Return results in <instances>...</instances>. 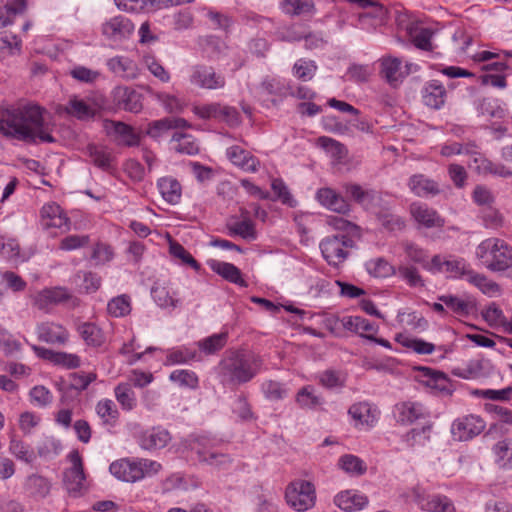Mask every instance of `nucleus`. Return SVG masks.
<instances>
[{"label":"nucleus","instance_id":"f257e3e1","mask_svg":"<svg viewBox=\"0 0 512 512\" xmlns=\"http://www.w3.org/2000/svg\"><path fill=\"white\" fill-rule=\"evenodd\" d=\"M0 134L27 143L55 141L44 122L43 109L35 103L20 104L0 113Z\"/></svg>","mask_w":512,"mask_h":512},{"label":"nucleus","instance_id":"f03ea898","mask_svg":"<svg viewBox=\"0 0 512 512\" xmlns=\"http://www.w3.org/2000/svg\"><path fill=\"white\" fill-rule=\"evenodd\" d=\"M262 369V357L246 349L226 351L214 368L219 384L230 389L252 381Z\"/></svg>","mask_w":512,"mask_h":512},{"label":"nucleus","instance_id":"7ed1b4c3","mask_svg":"<svg viewBox=\"0 0 512 512\" xmlns=\"http://www.w3.org/2000/svg\"><path fill=\"white\" fill-rule=\"evenodd\" d=\"M162 465L146 458H121L109 466L110 473L118 480L135 483L159 473Z\"/></svg>","mask_w":512,"mask_h":512},{"label":"nucleus","instance_id":"20e7f679","mask_svg":"<svg viewBox=\"0 0 512 512\" xmlns=\"http://www.w3.org/2000/svg\"><path fill=\"white\" fill-rule=\"evenodd\" d=\"M476 257L490 271L501 272L512 267V248L502 239L488 238L476 248Z\"/></svg>","mask_w":512,"mask_h":512},{"label":"nucleus","instance_id":"39448f33","mask_svg":"<svg viewBox=\"0 0 512 512\" xmlns=\"http://www.w3.org/2000/svg\"><path fill=\"white\" fill-rule=\"evenodd\" d=\"M426 270L432 274H443L446 278L467 280L472 273L471 264L463 257L437 254L432 257Z\"/></svg>","mask_w":512,"mask_h":512},{"label":"nucleus","instance_id":"423d86ee","mask_svg":"<svg viewBox=\"0 0 512 512\" xmlns=\"http://www.w3.org/2000/svg\"><path fill=\"white\" fill-rule=\"evenodd\" d=\"M285 499L293 510L305 512L316 503L315 486L306 480H295L286 487Z\"/></svg>","mask_w":512,"mask_h":512},{"label":"nucleus","instance_id":"0eeeda50","mask_svg":"<svg viewBox=\"0 0 512 512\" xmlns=\"http://www.w3.org/2000/svg\"><path fill=\"white\" fill-rule=\"evenodd\" d=\"M353 246L354 241L349 235L328 236L319 245L323 258L333 266L342 264L348 257V249Z\"/></svg>","mask_w":512,"mask_h":512},{"label":"nucleus","instance_id":"6e6552de","mask_svg":"<svg viewBox=\"0 0 512 512\" xmlns=\"http://www.w3.org/2000/svg\"><path fill=\"white\" fill-rule=\"evenodd\" d=\"M330 330L336 336H340L342 331H350L367 339V335H376L379 326L361 316H343L329 321Z\"/></svg>","mask_w":512,"mask_h":512},{"label":"nucleus","instance_id":"1a4fd4ad","mask_svg":"<svg viewBox=\"0 0 512 512\" xmlns=\"http://www.w3.org/2000/svg\"><path fill=\"white\" fill-rule=\"evenodd\" d=\"M68 458L71 462V467L64 473V484L70 495L78 497L88 488L82 457L77 450H74L69 454Z\"/></svg>","mask_w":512,"mask_h":512},{"label":"nucleus","instance_id":"9d476101","mask_svg":"<svg viewBox=\"0 0 512 512\" xmlns=\"http://www.w3.org/2000/svg\"><path fill=\"white\" fill-rule=\"evenodd\" d=\"M192 449L196 452L200 462L217 469H226L231 463V458L227 454L222 453L215 443L206 437L197 439Z\"/></svg>","mask_w":512,"mask_h":512},{"label":"nucleus","instance_id":"9b49d317","mask_svg":"<svg viewBox=\"0 0 512 512\" xmlns=\"http://www.w3.org/2000/svg\"><path fill=\"white\" fill-rule=\"evenodd\" d=\"M486 427L484 419L476 414L456 418L451 424V435L455 441H469L478 436Z\"/></svg>","mask_w":512,"mask_h":512},{"label":"nucleus","instance_id":"f8f14e48","mask_svg":"<svg viewBox=\"0 0 512 512\" xmlns=\"http://www.w3.org/2000/svg\"><path fill=\"white\" fill-rule=\"evenodd\" d=\"M190 82L192 85L206 90L223 89L226 85L223 74L217 73L214 68L205 65H197L192 68Z\"/></svg>","mask_w":512,"mask_h":512},{"label":"nucleus","instance_id":"ddd939ff","mask_svg":"<svg viewBox=\"0 0 512 512\" xmlns=\"http://www.w3.org/2000/svg\"><path fill=\"white\" fill-rule=\"evenodd\" d=\"M40 226L47 231L52 229L68 231L70 219L60 205L50 202L44 204L40 210Z\"/></svg>","mask_w":512,"mask_h":512},{"label":"nucleus","instance_id":"4468645a","mask_svg":"<svg viewBox=\"0 0 512 512\" xmlns=\"http://www.w3.org/2000/svg\"><path fill=\"white\" fill-rule=\"evenodd\" d=\"M348 415L356 428L370 429L378 422L380 411L376 405L368 401H360L349 407Z\"/></svg>","mask_w":512,"mask_h":512},{"label":"nucleus","instance_id":"2eb2a0df","mask_svg":"<svg viewBox=\"0 0 512 512\" xmlns=\"http://www.w3.org/2000/svg\"><path fill=\"white\" fill-rule=\"evenodd\" d=\"M134 29L132 21L122 15L111 17L101 27L103 36L112 42H121L129 38Z\"/></svg>","mask_w":512,"mask_h":512},{"label":"nucleus","instance_id":"dca6fc26","mask_svg":"<svg viewBox=\"0 0 512 512\" xmlns=\"http://www.w3.org/2000/svg\"><path fill=\"white\" fill-rule=\"evenodd\" d=\"M171 439V434L167 429L153 426L140 432L137 443L141 449L153 452L166 447Z\"/></svg>","mask_w":512,"mask_h":512},{"label":"nucleus","instance_id":"f3484780","mask_svg":"<svg viewBox=\"0 0 512 512\" xmlns=\"http://www.w3.org/2000/svg\"><path fill=\"white\" fill-rule=\"evenodd\" d=\"M72 294L65 287L45 288L37 292L33 297V305L42 311L48 312L52 306L67 302Z\"/></svg>","mask_w":512,"mask_h":512},{"label":"nucleus","instance_id":"a211bd4d","mask_svg":"<svg viewBox=\"0 0 512 512\" xmlns=\"http://www.w3.org/2000/svg\"><path fill=\"white\" fill-rule=\"evenodd\" d=\"M380 65L381 76L392 86H396L401 82L410 74L411 68L415 66L412 63H406V65L403 66L402 60L393 56L383 57L380 60Z\"/></svg>","mask_w":512,"mask_h":512},{"label":"nucleus","instance_id":"6ab92c4d","mask_svg":"<svg viewBox=\"0 0 512 512\" xmlns=\"http://www.w3.org/2000/svg\"><path fill=\"white\" fill-rule=\"evenodd\" d=\"M410 214L414 221L421 227L428 229L442 228L445 224L444 219L439 213L425 203H412L410 205Z\"/></svg>","mask_w":512,"mask_h":512},{"label":"nucleus","instance_id":"aec40b11","mask_svg":"<svg viewBox=\"0 0 512 512\" xmlns=\"http://www.w3.org/2000/svg\"><path fill=\"white\" fill-rule=\"evenodd\" d=\"M38 340L48 343L63 345L69 339L68 330L60 323L43 321L36 326Z\"/></svg>","mask_w":512,"mask_h":512},{"label":"nucleus","instance_id":"412c9836","mask_svg":"<svg viewBox=\"0 0 512 512\" xmlns=\"http://www.w3.org/2000/svg\"><path fill=\"white\" fill-rule=\"evenodd\" d=\"M106 128L118 146L135 147L140 144V134L123 122L111 121Z\"/></svg>","mask_w":512,"mask_h":512},{"label":"nucleus","instance_id":"4be33fe9","mask_svg":"<svg viewBox=\"0 0 512 512\" xmlns=\"http://www.w3.org/2000/svg\"><path fill=\"white\" fill-rule=\"evenodd\" d=\"M113 103L125 111L138 113L142 109L141 95L134 89L117 86L112 92Z\"/></svg>","mask_w":512,"mask_h":512},{"label":"nucleus","instance_id":"5701e85b","mask_svg":"<svg viewBox=\"0 0 512 512\" xmlns=\"http://www.w3.org/2000/svg\"><path fill=\"white\" fill-rule=\"evenodd\" d=\"M316 199L321 206L333 212L346 214L350 211V204L346 199L330 187L318 189Z\"/></svg>","mask_w":512,"mask_h":512},{"label":"nucleus","instance_id":"b1692460","mask_svg":"<svg viewBox=\"0 0 512 512\" xmlns=\"http://www.w3.org/2000/svg\"><path fill=\"white\" fill-rule=\"evenodd\" d=\"M368 503V497L357 490H344L334 497V504L345 512L363 510Z\"/></svg>","mask_w":512,"mask_h":512},{"label":"nucleus","instance_id":"393cba45","mask_svg":"<svg viewBox=\"0 0 512 512\" xmlns=\"http://www.w3.org/2000/svg\"><path fill=\"white\" fill-rule=\"evenodd\" d=\"M108 69L116 76L132 80L139 75L137 63L126 55H117L107 60Z\"/></svg>","mask_w":512,"mask_h":512},{"label":"nucleus","instance_id":"a878e982","mask_svg":"<svg viewBox=\"0 0 512 512\" xmlns=\"http://www.w3.org/2000/svg\"><path fill=\"white\" fill-rule=\"evenodd\" d=\"M226 156L235 166L245 172L254 173L259 169L260 161L241 146L233 145L227 148Z\"/></svg>","mask_w":512,"mask_h":512},{"label":"nucleus","instance_id":"bb28decb","mask_svg":"<svg viewBox=\"0 0 512 512\" xmlns=\"http://www.w3.org/2000/svg\"><path fill=\"white\" fill-rule=\"evenodd\" d=\"M393 413L397 422L408 425L424 418L426 410L419 402L406 401L396 404Z\"/></svg>","mask_w":512,"mask_h":512},{"label":"nucleus","instance_id":"cd10ccee","mask_svg":"<svg viewBox=\"0 0 512 512\" xmlns=\"http://www.w3.org/2000/svg\"><path fill=\"white\" fill-rule=\"evenodd\" d=\"M190 124L184 118L165 117L149 123L147 135L154 139H158L172 129L189 128Z\"/></svg>","mask_w":512,"mask_h":512},{"label":"nucleus","instance_id":"c85d7f7f","mask_svg":"<svg viewBox=\"0 0 512 512\" xmlns=\"http://www.w3.org/2000/svg\"><path fill=\"white\" fill-rule=\"evenodd\" d=\"M423 103L430 108L440 109L446 99V89L443 84L438 80H431L427 82L422 91Z\"/></svg>","mask_w":512,"mask_h":512},{"label":"nucleus","instance_id":"c756f323","mask_svg":"<svg viewBox=\"0 0 512 512\" xmlns=\"http://www.w3.org/2000/svg\"><path fill=\"white\" fill-rule=\"evenodd\" d=\"M209 268L216 274L220 275L225 280L246 287L247 284L242 278V273L238 267L232 263L210 259L207 262Z\"/></svg>","mask_w":512,"mask_h":512},{"label":"nucleus","instance_id":"7c9ffc66","mask_svg":"<svg viewBox=\"0 0 512 512\" xmlns=\"http://www.w3.org/2000/svg\"><path fill=\"white\" fill-rule=\"evenodd\" d=\"M157 188L160 195L170 205H177L181 201L182 186L180 182L172 176H164L158 179Z\"/></svg>","mask_w":512,"mask_h":512},{"label":"nucleus","instance_id":"2f4dec72","mask_svg":"<svg viewBox=\"0 0 512 512\" xmlns=\"http://www.w3.org/2000/svg\"><path fill=\"white\" fill-rule=\"evenodd\" d=\"M227 228L230 235L240 236L247 241L257 238L254 222L250 219L247 211H242L239 219L231 220Z\"/></svg>","mask_w":512,"mask_h":512},{"label":"nucleus","instance_id":"473e14b6","mask_svg":"<svg viewBox=\"0 0 512 512\" xmlns=\"http://www.w3.org/2000/svg\"><path fill=\"white\" fill-rule=\"evenodd\" d=\"M86 153L90 159V162L93 163L97 168L103 171H110L114 166V157L106 146L97 145V144H89L86 147Z\"/></svg>","mask_w":512,"mask_h":512},{"label":"nucleus","instance_id":"72a5a7b5","mask_svg":"<svg viewBox=\"0 0 512 512\" xmlns=\"http://www.w3.org/2000/svg\"><path fill=\"white\" fill-rule=\"evenodd\" d=\"M408 186L410 191L418 197H430L440 193L438 184L423 174L411 176Z\"/></svg>","mask_w":512,"mask_h":512},{"label":"nucleus","instance_id":"f704fd0d","mask_svg":"<svg viewBox=\"0 0 512 512\" xmlns=\"http://www.w3.org/2000/svg\"><path fill=\"white\" fill-rule=\"evenodd\" d=\"M64 109L67 114L80 120L92 118L97 110L94 105L77 96H72L65 105Z\"/></svg>","mask_w":512,"mask_h":512},{"label":"nucleus","instance_id":"c9c22d12","mask_svg":"<svg viewBox=\"0 0 512 512\" xmlns=\"http://www.w3.org/2000/svg\"><path fill=\"white\" fill-rule=\"evenodd\" d=\"M77 331L88 346L100 347L105 342L104 332L95 323L83 322L78 325Z\"/></svg>","mask_w":512,"mask_h":512},{"label":"nucleus","instance_id":"e433bc0d","mask_svg":"<svg viewBox=\"0 0 512 512\" xmlns=\"http://www.w3.org/2000/svg\"><path fill=\"white\" fill-rule=\"evenodd\" d=\"M27 8V0H7L0 6V28L12 25L17 15H21Z\"/></svg>","mask_w":512,"mask_h":512},{"label":"nucleus","instance_id":"4c0bfd02","mask_svg":"<svg viewBox=\"0 0 512 512\" xmlns=\"http://www.w3.org/2000/svg\"><path fill=\"white\" fill-rule=\"evenodd\" d=\"M491 366L489 360L474 359L470 360L464 368L455 371L454 374L463 379H477L486 376Z\"/></svg>","mask_w":512,"mask_h":512},{"label":"nucleus","instance_id":"58836bf2","mask_svg":"<svg viewBox=\"0 0 512 512\" xmlns=\"http://www.w3.org/2000/svg\"><path fill=\"white\" fill-rule=\"evenodd\" d=\"M95 411L104 425L114 427L119 419V411L116 404L108 398L101 399L95 406Z\"/></svg>","mask_w":512,"mask_h":512},{"label":"nucleus","instance_id":"ea45409f","mask_svg":"<svg viewBox=\"0 0 512 512\" xmlns=\"http://www.w3.org/2000/svg\"><path fill=\"white\" fill-rule=\"evenodd\" d=\"M418 371L421 373V377L423 378V382L439 391L448 390L449 379L447 375L441 371L434 370L429 367H418Z\"/></svg>","mask_w":512,"mask_h":512},{"label":"nucleus","instance_id":"a19ab883","mask_svg":"<svg viewBox=\"0 0 512 512\" xmlns=\"http://www.w3.org/2000/svg\"><path fill=\"white\" fill-rule=\"evenodd\" d=\"M151 295L156 304L161 308L175 309L181 304L175 291L164 286H155L151 290Z\"/></svg>","mask_w":512,"mask_h":512},{"label":"nucleus","instance_id":"79ce46f5","mask_svg":"<svg viewBox=\"0 0 512 512\" xmlns=\"http://www.w3.org/2000/svg\"><path fill=\"white\" fill-rule=\"evenodd\" d=\"M228 341V333L220 332L205 337L197 342V347L205 355H213L222 350Z\"/></svg>","mask_w":512,"mask_h":512},{"label":"nucleus","instance_id":"37998d69","mask_svg":"<svg viewBox=\"0 0 512 512\" xmlns=\"http://www.w3.org/2000/svg\"><path fill=\"white\" fill-rule=\"evenodd\" d=\"M171 143L172 148L181 154L194 155L199 151V146L194 137L187 133L174 132Z\"/></svg>","mask_w":512,"mask_h":512},{"label":"nucleus","instance_id":"c03bdc74","mask_svg":"<svg viewBox=\"0 0 512 512\" xmlns=\"http://www.w3.org/2000/svg\"><path fill=\"white\" fill-rule=\"evenodd\" d=\"M197 358V351L188 346H179L167 350L165 365L187 364Z\"/></svg>","mask_w":512,"mask_h":512},{"label":"nucleus","instance_id":"a18cd8bd","mask_svg":"<svg viewBox=\"0 0 512 512\" xmlns=\"http://www.w3.org/2000/svg\"><path fill=\"white\" fill-rule=\"evenodd\" d=\"M396 341L417 354L429 355L436 351V346L433 343L427 342L421 338L399 334L396 336Z\"/></svg>","mask_w":512,"mask_h":512},{"label":"nucleus","instance_id":"49530a36","mask_svg":"<svg viewBox=\"0 0 512 512\" xmlns=\"http://www.w3.org/2000/svg\"><path fill=\"white\" fill-rule=\"evenodd\" d=\"M283 85L281 81L275 77L267 76L258 85H249L250 92L257 98L265 95H281Z\"/></svg>","mask_w":512,"mask_h":512},{"label":"nucleus","instance_id":"de8ad7c7","mask_svg":"<svg viewBox=\"0 0 512 512\" xmlns=\"http://www.w3.org/2000/svg\"><path fill=\"white\" fill-rule=\"evenodd\" d=\"M439 301L458 316H467L474 308V304L471 300L463 299L455 295H442L439 297Z\"/></svg>","mask_w":512,"mask_h":512},{"label":"nucleus","instance_id":"09e8293b","mask_svg":"<svg viewBox=\"0 0 512 512\" xmlns=\"http://www.w3.org/2000/svg\"><path fill=\"white\" fill-rule=\"evenodd\" d=\"M25 488L35 498H45L51 489V483L43 476L33 474L27 477Z\"/></svg>","mask_w":512,"mask_h":512},{"label":"nucleus","instance_id":"8fccbe9b","mask_svg":"<svg viewBox=\"0 0 512 512\" xmlns=\"http://www.w3.org/2000/svg\"><path fill=\"white\" fill-rule=\"evenodd\" d=\"M466 281L477 287L483 294L489 297H495L500 293V287L496 282L474 270H472V273Z\"/></svg>","mask_w":512,"mask_h":512},{"label":"nucleus","instance_id":"3c124183","mask_svg":"<svg viewBox=\"0 0 512 512\" xmlns=\"http://www.w3.org/2000/svg\"><path fill=\"white\" fill-rule=\"evenodd\" d=\"M169 380L181 388L195 390L199 387V377L189 369H176L169 375Z\"/></svg>","mask_w":512,"mask_h":512},{"label":"nucleus","instance_id":"603ef678","mask_svg":"<svg viewBox=\"0 0 512 512\" xmlns=\"http://www.w3.org/2000/svg\"><path fill=\"white\" fill-rule=\"evenodd\" d=\"M114 394L122 410L132 411L136 407L137 398L128 383H119L114 389Z\"/></svg>","mask_w":512,"mask_h":512},{"label":"nucleus","instance_id":"864d4df0","mask_svg":"<svg viewBox=\"0 0 512 512\" xmlns=\"http://www.w3.org/2000/svg\"><path fill=\"white\" fill-rule=\"evenodd\" d=\"M8 449L9 453L17 460L27 464H31L36 458L33 449H31L28 444L16 437H11Z\"/></svg>","mask_w":512,"mask_h":512},{"label":"nucleus","instance_id":"5fc2aeb1","mask_svg":"<svg viewBox=\"0 0 512 512\" xmlns=\"http://www.w3.org/2000/svg\"><path fill=\"white\" fill-rule=\"evenodd\" d=\"M131 309V298L126 294L113 297L107 304V313L114 318L127 316Z\"/></svg>","mask_w":512,"mask_h":512},{"label":"nucleus","instance_id":"6e6d98bb","mask_svg":"<svg viewBox=\"0 0 512 512\" xmlns=\"http://www.w3.org/2000/svg\"><path fill=\"white\" fill-rule=\"evenodd\" d=\"M496 463L501 468L512 467V441L504 439L498 441L493 447Z\"/></svg>","mask_w":512,"mask_h":512},{"label":"nucleus","instance_id":"4d7b16f0","mask_svg":"<svg viewBox=\"0 0 512 512\" xmlns=\"http://www.w3.org/2000/svg\"><path fill=\"white\" fill-rule=\"evenodd\" d=\"M365 268L370 275L378 278L396 274L394 267L382 257L370 259L365 263Z\"/></svg>","mask_w":512,"mask_h":512},{"label":"nucleus","instance_id":"13d9d810","mask_svg":"<svg viewBox=\"0 0 512 512\" xmlns=\"http://www.w3.org/2000/svg\"><path fill=\"white\" fill-rule=\"evenodd\" d=\"M426 512H455V506L450 498L442 494L429 496L428 502L423 507Z\"/></svg>","mask_w":512,"mask_h":512},{"label":"nucleus","instance_id":"bf43d9fd","mask_svg":"<svg viewBox=\"0 0 512 512\" xmlns=\"http://www.w3.org/2000/svg\"><path fill=\"white\" fill-rule=\"evenodd\" d=\"M280 7L288 15L310 13L315 9L313 0H281Z\"/></svg>","mask_w":512,"mask_h":512},{"label":"nucleus","instance_id":"052dcab7","mask_svg":"<svg viewBox=\"0 0 512 512\" xmlns=\"http://www.w3.org/2000/svg\"><path fill=\"white\" fill-rule=\"evenodd\" d=\"M338 465L346 473L353 476L362 475L366 472L367 469L363 460L352 454L341 456L339 458Z\"/></svg>","mask_w":512,"mask_h":512},{"label":"nucleus","instance_id":"680f3d73","mask_svg":"<svg viewBox=\"0 0 512 512\" xmlns=\"http://www.w3.org/2000/svg\"><path fill=\"white\" fill-rule=\"evenodd\" d=\"M296 402L302 408L313 409L321 405L323 403V399L316 393L314 387L307 385L297 392Z\"/></svg>","mask_w":512,"mask_h":512},{"label":"nucleus","instance_id":"e2e57ef3","mask_svg":"<svg viewBox=\"0 0 512 512\" xmlns=\"http://www.w3.org/2000/svg\"><path fill=\"white\" fill-rule=\"evenodd\" d=\"M411 40L415 47L421 50L430 51L432 50L431 39L433 36V30L429 27H416L410 32Z\"/></svg>","mask_w":512,"mask_h":512},{"label":"nucleus","instance_id":"0e129e2a","mask_svg":"<svg viewBox=\"0 0 512 512\" xmlns=\"http://www.w3.org/2000/svg\"><path fill=\"white\" fill-rule=\"evenodd\" d=\"M478 111L490 118H502L505 114V109L502 102L496 98H484L478 105Z\"/></svg>","mask_w":512,"mask_h":512},{"label":"nucleus","instance_id":"69168bd1","mask_svg":"<svg viewBox=\"0 0 512 512\" xmlns=\"http://www.w3.org/2000/svg\"><path fill=\"white\" fill-rule=\"evenodd\" d=\"M403 250L406 256L413 262L421 264L422 267L426 270V265L429 264L430 260H428V253L425 249L420 247L414 242L411 241H403L402 242Z\"/></svg>","mask_w":512,"mask_h":512},{"label":"nucleus","instance_id":"338daca9","mask_svg":"<svg viewBox=\"0 0 512 512\" xmlns=\"http://www.w3.org/2000/svg\"><path fill=\"white\" fill-rule=\"evenodd\" d=\"M292 71L295 77L307 82L314 77L317 71V65L313 60L302 58L295 62Z\"/></svg>","mask_w":512,"mask_h":512},{"label":"nucleus","instance_id":"774afa93","mask_svg":"<svg viewBox=\"0 0 512 512\" xmlns=\"http://www.w3.org/2000/svg\"><path fill=\"white\" fill-rule=\"evenodd\" d=\"M0 350L7 356L15 355L21 350V343L0 325Z\"/></svg>","mask_w":512,"mask_h":512}]
</instances>
